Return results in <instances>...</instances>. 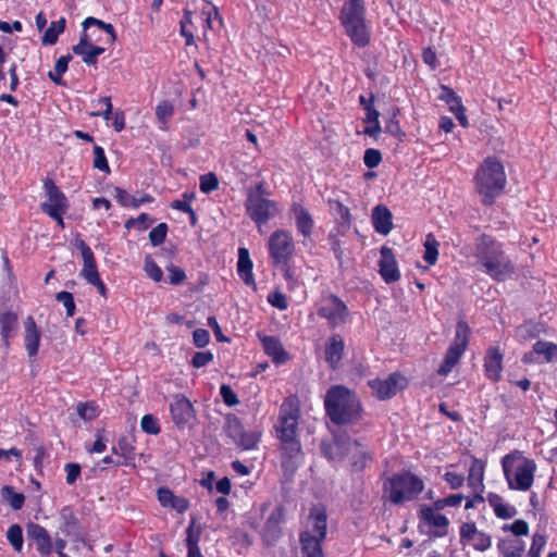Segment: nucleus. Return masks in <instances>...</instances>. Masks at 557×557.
I'll return each mask as SVG.
<instances>
[{"label":"nucleus","mask_w":557,"mask_h":557,"mask_svg":"<svg viewBox=\"0 0 557 557\" xmlns=\"http://www.w3.org/2000/svg\"><path fill=\"white\" fill-rule=\"evenodd\" d=\"M324 408L330 421L337 426L352 425L362 419L359 397L345 385H333L326 391Z\"/></svg>","instance_id":"1"},{"label":"nucleus","mask_w":557,"mask_h":557,"mask_svg":"<svg viewBox=\"0 0 557 557\" xmlns=\"http://www.w3.org/2000/svg\"><path fill=\"white\" fill-rule=\"evenodd\" d=\"M322 455L330 461L349 460L351 472L361 473L373 461V453L359 441L335 435L332 443H322Z\"/></svg>","instance_id":"2"},{"label":"nucleus","mask_w":557,"mask_h":557,"mask_svg":"<svg viewBox=\"0 0 557 557\" xmlns=\"http://www.w3.org/2000/svg\"><path fill=\"white\" fill-rule=\"evenodd\" d=\"M338 20L354 46L364 48L370 44L371 27L367 22L364 0H346L339 10Z\"/></svg>","instance_id":"3"},{"label":"nucleus","mask_w":557,"mask_h":557,"mask_svg":"<svg viewBox=\"0 0 557 557\" xmlns=\"http://www.w3.org/2000/svg\"><path fill=\"white\" fill-rule=\"evenodd\" d=\"M474 184L482 203L491 206L506 186V173L503 163L496 157H487L478 168Z\"/></svg>","instance_id":"4"},{"label":"nucleus","mask_w":557,"mask_h":557,"mask_svg":"<svg viewBox=\"0 0 557 557\" xmlns=\"http://www.w3.org/2000/svg\"><path fill=\"white\" fill-rule=\"evenodd\" d=\"M424 491V482L411 471L404 470L383 481V498L392 505H403L419 498Z\"/></svg>","instance_id":"5"},{"label":"nucleus","mask_w":557,"mask_h":557,"mask_svg":"<svg viewBox=\"0 0 557 557\" xmlns=\"http://www.w3.org/2000/svg\"><path fill=\"white\" fill-rule=\"evenodd\" d=\"M502 467L509 488L528 491L532 486L536 470L534 460L524 458L519 450H515L502 458Z\"/></svg>","instance_id":"6"},{"label":"nucleus","mask_w":557,"mask_h":557,"mask_svg":"<svg viewBox=\"0 0 557 557\" xmlns=\"http://www.w3.org/2000/svg\"><path fill=\"white\" fill-rule=\"evenodd\" d=\"M267 246L271 265L280 269L286 280L290 278L289 264L296 251L292 233L283 228L274 231L270 235Z\"/></svg>","instance_id":"7"},{"label":"nucleus","mask_w":557,"mask_h":557,"mask_svg":"<svg viewBox=\"0 0 557 557\" xmlns=\"http://www.w3.org/2000/svg\"><path fill=\"white\" fill-rule=\"evenodd\" d=\"M267 196L268 191L264 182H259L247 190L246 212L258 226L265 224L278 211L276 202Z\"/></svg>","instance_id":"8"},{"label":"nucleus","mask_w":557,"mask_h":557,"mask_svg":"<svg viewBox=\"0 0 557 557\" xmlns=\"http://www.w3.org/2000/svg\"><path fill=\"white\" fill-rule=\"evenodd\" d=\"M223 431L233 444L243 450L257 448L261 437V433L257 431H245L242 421L234 413L225 416Z\"/></svg>","instance_id":"9"},{"label":"nucleus","mask_w":557,"mask_h":557,"mask_svg":"<svg viewBox=\"0 0 557 557\" xmlns=\"http://www.w3.org/2000/svg\"><path fill=\"white\" fill-rule=\"evenodd\" d=\"M299 407L290 399L284 400L280 407L277 422L275 424L278 440H292L297 437Z\"/></svg>","instance_id":"10"},{"label":"nucleus","mask_w":557,"mask_h":557,"mask_svg":"<svg viewBox=\"0 0 557 557\" xmlns=\"http://www.w3.org/2000/svg\"><path fill=\"white\" fill-rule=\"evenodd\" d=\"M172 421L177 430L191 429L196 420V410L184 394H175L169 405Z\"/></svg>","instance_id":"11"},{"label":"nucleus","mask_w":557,"mask_h":557,"mask_svg":"<svg viewBox=\"0 0 557 557\" xmlns=\"http://www.w3.org/2000/svg\"><path fill=\"white\" fill-rule=\"evenodd\" d=\"M368 385L379 400H387L405 389L408 381L401 373L393 372L384 380L376 377L368 381Z\"/></svg>","instance_id":"12"},{"label":"nucleus","mask_w":557,"mask_h":557,"mask_svg":"<svg viewBox=\"0 0 557 557\" xmlns=\"http://www.w3.org/2000/svg\"><path fill=\"white\" fill-rule=\"evenodd\" d=\"M320 318L327 320L331 329L347 322L349 310L346 304L336 295H329L324 304L317 311Z\"/></svg>","instance_id":"13"},{"label":"nucleus","mask_w":557,"mask_h":557,"mask_svg":"<svg viewBox=\"0 0 557 557\" xmlns=\"http://www.w3.org/2000/svg\"><path fill=\"white\" fill-rule=\"evenodd\" d=\"M460 544L470 545L474 550L486 552L492 547V536L479 531L474 522H463L459 529Z\"/></svg>","instance_id":"14"},{"label":"nucleus","mask_w":557,"mask_h":557,"mask_svg":"<svg viewBox=\"0 0 557 557\" xmlns=\"http://www.w3.org/2000/svg\"><path fill=\"white\" fill-rule=\"evenodd\" d=\"M281 466L285 472L294 473L302 461L301 444L297 437L280 440Z\"/></svg>","instance_id":"15"},{"label":"nucleus","mask_w":557,"mask_h":557,"mask_svg":"<svg viewBox=\"0 0 557 557\" xmlns=\"http://www.w3.org/2000/svg\"><path fill=\"white\" fill-rule=\"evenodd\" d=\"M44 191L47 197V201L40 203V209L44 213H49L53 209L57 211L69 209L66 196L49 176L44 180Z\"/></svg>","instance_id":"16"},{"label":"nucleus","mask_w":557,"mask_h":557,"mask_svg":"<svg viewBox=\"0 0 557 557\" xmlns=\"http://www.w3.org/2000/svg\"><path fill=\"white\" fill-rule=\"evenodd\" d=\"M503 251V245L491 235L482 234L475 240V257L481 267Z\"/></svg>","instance_id":"17"},{"label":"nucleus","mask_w":557,"mask_h":557,"mask_svg":"<svg viewBox=\"0 0 557 557\" xmlns=\"http://www.w3.org/2000/svg\"><path fill=\"white\" fill-rule=\"evenodd\" d=\"M284 522V508L275 507L264 522L262 540L267 545H274L282 536L281 524Z\"/></svg>","instance_id":"18"},{"label":"nucleus","mask_w":557,"mask_h":557,"mask_svg":"<svg viewBox=\"0 0 557 557\" xmlns=\"http://www.w3.org/2000/svg\"><path fill=\"white\" fill-rule=\"evenodd\" d=\"M379 273L386 284L397 282L400 278V272L395 259L393 249L383 246L380 250Z\"/></svg>","instance_id":"19"},{"label":"nucleus","mask_w":557,"mask_h":557,"mask_svg":"<svg viewBox=\"0 0 557 557\" xmlns=\"http://www.w3.org/2000/svg\"><path fill=\"white\" fill-rule=\"evenodd\" d=\"M482 268L487 275L498 282L505 281L515 272V265L512 261L505 255L504 251L500 252V256H496L495 259H492Z\"/></svg>","instance_id":"20"},{"label":"nucleus","mask_w":557,"mask_h":557,"mask_svg":"<svg viewBox=\"0 0 557 557\" xmlns=\"http://www.w3.org/2000/svg\"><path fill=\"white\" fill-rule=\"evenodd\" d=\"M504 355L498 346L487 348L484 357V374L487 380L497 383L502 379Z\"/></svg>","instance_id":"21"},{"label":"nucleus","mask_w":557,"mask_h":557,"mask_svg":"<svg viewBox=\"0 0 557 557\" xmlns=\"http://www.w3.org/2000/svg\"><path fill=\"white\" fill-rule=\"evenodd\" d=\"M59 530L65 535L78 540L83 536V528L72 506H64L59 513Z\"/></svg>","instance_id":"22"},{"label":"nucleus","mask_w":557,"mask_h":557,"mask_svg":"<svg viewBox=\"0 0 557 557\" xmlns=\"http://www.w3.org/2000/svg\"><path fill=\"white\" fill-rule=\"evenodd\" d=\"M27 539L35 543L41 556H49L53 550V543L49 532L38 523L27 524Z\"/></svg>","instance_id":"23"},{"label":"nucleus","mask_w":557,"mask_h":557,"mask_svg":"<svg viewBox=\"0 0 557 557\" xmlns=\"http://www.w3.org/2000/svg\"><path fill=\"white\" fill-rule=\"evenodd\" d=\"M262 348L275 364H283L289 360V354L284 348L281 339L276 336L257 334Z\"/></svg>","instance_id":"24"},{"label":"nucleus","mask_w":557,"mask_h":557,"mask_svg":"<svg viewBox=\"0 0 557 557\" xmlns=\"http://www.w3.org/2000/svg\"><path fill=\"white\" fill-rule=\"evenodd\" d=\"M420 518L423 519L429 525L435 529L428 534L432 537H443L447 535L449 520L442 513L434 512L431 506L423 505L420 509Z\"/></svg>","instance_id":"25"},{"label":"nucleus","mask_w":557,"mask_h":557,"mask_svg":"<svg viewBox=\"0 0 557 557\" xmlns=\"http://www.w3.org/2000/svg\"><path fill=\"white\" fill-rule=\"evenodd\" d=\"M73 52L81 55L87 65H95L98 57L104 52V48L91 44V39L87 32H83L79 42L73 46Z\"/></svg>","instance_id":"26"},{"label":"nucleus","mask_w":557,"mask_h":557,"mask_svg":"<svg viewBox=\"0 0 557 557\" xmlns=\"http://www.w3.org/2000/svg\"><path fill=\"white\" fill-rule=\"evenodd\" d=\"M290 213L295 220L297 232L305 238L310 237L314 230V220L308 209L299 202H293Z\"/></svg>","instance_id":"27"},{"label":"nucleus","mask_w":557,"mask_h":557,"mask_svg":"<svg viewBox=\"0 0 557 557\" xmlns=\"http://www.w3.org/2000/svg\"><path fill=\"white\" fill-rule=\"evenodd\" d=\"M345 342L339 334H333L329 337L325 349L324 359L332 370H336L344 356Z\"/></svg>","instance_id":"28"},{"label":"nucleus","mask_w":557,"mask_h":557,"mask_svg":"<svg viewBox=\"0 0 557 557\" xmlns=\"http://www.w3.org/2000/svg\"><path fill=\"white\" fill-rule=\"evenodd\" d=\"M372 224L379 234L387 235L393 228V214L384 205H377L372 210Z\"/></svg>","instance_id":"29"},{"label":"nucleus","mask_w":557,"mask_h":557,"mask_svg":"<svg viewBox=\"0 0 557 557\" xmlns=\"http://www.w3.org/2000/svg\"><path fill=\"white\" fill-rule=\"evenodd\" d=\"M18 317L15 312L7 310L0 313V336L5 348L10 346V339L17 333Z\"/></svg>","instance_id":"30"},{"label":"nucleus","mask_w":557,"mask_h":557,"mask_svg":"<svg viewBox=\"0 0 557 557\" xmlns=\"http://www.w3.org/2000/svg\"><path fill=\"white\" fill-rule=\"evenodd\" d=\"M309 521L311 523L313 539L323 541L327 530V515L323 507L313 506L309 512Z\"/></svg>","instance_id":"31"},{"label":"nucleus","mask_w":557,"mask_h":557,"mask_svg":"<svg viewBox=\"0 0 557 557\" xmlns=\"http://www.w3.org/2000/svg\"><path fill=\"white\" fill-rule=\"evenodd\" d=\"M25 329V348L29 357L37 355L40 344V332L36 325L35 319L29 315L24 321Z\"/></svg>","instance_id":"32"},{"label":"nucleus","mask_w":557,"mask_h":557,"mask_svg":"<svg viewBox=\"0 0 557 557\" xmlns=\"http://www.w3.org/2000/svg\"><path fill=\"white\" fill-rule=\"evenodd\" d=\"M252 267L253 264L250 259L249 250L240 247L238 249L237 273L243 282L248 286L256 285Z\"/></svg>","instance_id":"33"},{"label":"nucleus","mask_w":557,"mask_h":557,"mask_svg":"<svg viewBox=\"0 0 557 557\" xmlns=\"http://www.w3.org/2000/svg\"><path fill=\"white\" fill-rule=\"evenodd\" d=\"M484 469L485 463L473 457L470 468H469V475H468V485L472 488L473 492H483L484 491Z\"/></svg>","instance_id":"34"},{"label":"nucleus","mask_w":557,"mask_h":557,"mask_svg":"<svg viewBox=\"0 0 557 557\" xmlns=\"http://www.w3.org/2000/svg\"><path fill=\"white\" fill-rule=\"evenodd\" d=\"M487 502L499 519H511L518 513L516 507L505 504L503 497L496 493H488Z\"/></svg>","instance_id":"35"},{"label":"nucleus","mask_w":557,"mask_h":557,"mask_svg":"<svg viewBox=\"0 0 557 557\" xmlns=\"http://www.w3.org/2000/svg\"><path fill=\"white\" fill-rule=\"evenodd\" d=\"M299 542L304 557H324L322 541L313 539V535L309 531L300 533Z\"/></svg>","instance_id":"36"},{"label":"nucleus","mask_w":557,"mask_h":557,"mask_svg":"<svg viewBox=\"0 0 557 557\" xmlns=\"http://www.w3.org/2000/svg\"><path fill=\"white\" fill-rule=\"evenodd\" d=\"M497 549L503 557H522L524 542L521 540L500 539L497 543Z\"/></svg>","instance_id":"37"},{"label":"nucleus","mask_w":557,"mask_h":557,"mask_svg":"<svg viewBox=\"0 0 557 557\" xmlns=\"http://www.w3.org/2000/svg\"><path fill=\"white\" fill-rule=\"evenodd\" d=\"M470 334L471 330L469 324L465 320H459L456 324L455 337L450 346L466 351L469 344Z\"/></svg>","instance_id":"38"},{"label":"nucleus","mask_w":557,"mask_h":557,"mask_svg":"<svg viewBox=\"0 0 557 557\" xmlns=\"http://www.w3.org/2000/svg\"><path fill=\"white\" fill-rule=\"evenodd\" d=\"M66 20L65 17H60L58 21L51 22L50 26L46 29L41 42L44 46H52L57 44L58 37L65 29Z\"/></svg>","instance_id":"39"},{"label":"nucleus","mask_w":557,"mask_h":557,"mask_svg":"<svg viewBox=\"0 0 557 557\" xmlns=\"http://www.w3.org/2000/svg\"><path fill=\"white\" fill-rule=\"evenodd\" d=\"M423 246H424L423 260L429 265H434L438 259V247H440V243L436 239V237L434 236V234L429 233L425 236Z\"/></svg>","instance_id":"40"},{"label":"nucleus","mask_w":557,"mask_h":557,"mask_svg":"<svg viewBox=\"0 0 557 557\" xmlns=\"http://www.w3.org/2000/svg\"><path fill=\"white\" fill-rule=\"evenodd\" d=\"M380 112L375 108H366V123L368 126L364 128L363 133L371 137H376L381 132L382 127L380 124Z\"/></svg>","instance_id":"41"},{"label":"nucleus","mask_w":557,"mask_h":557,"mask_svg":"<svg viewBox=\"0 0 557 557\" xmlns=\"http://www.w3.org/2000/svg\"><path fill=\"white\" fill-rule=\"evenodd\" d=\"M71 60V54L62 55L55 61L53 71H50L48 73V77L57 85H63L62 76L67 71L69 63Z\"/></svg>","instance_id":"42"},{"label":"nucleus","mask_w":557,"mask_h":557,"mask_svg":"<svg viewBox=\"0 0 557 557\" xmlns=\"http://www.w3.org/2000/svg\"><path fill=\"white\" fill-rule=\"evenodd\" d=\"M399 112L400 110L397 107L392 109V115L385 123L384 132L398 138L399 140H403V138L406 136V133L401 129L399 121L397 120Z\"/></svg>","instance_id":"43"},{"label":"nucleus","mask_w":557,"mask_h":557,"mask_svg":"<svg viewBox=\"0 0 557 557\" xmlns=\"http://www.w3.org/2000/svg\"><path fill=\"white\" fill-rule=\"evenodd\" d=\"M533 352L535 355H543L546 362L557 359V345L550 342L537 341L533 345Z\"/></svg>","instance_id":"44"},{"label":"nucleus","mask_w":557,"mask_h":557,"mask_svg":"<svg viewBox=\"0 0 557 557\" xmlns=\"http://www.w3.org/2000/svg\"><path fill=\"white\" fill-rule=\"evenodd\" d=\"M1 495L14 510L21 509L24 505L25 496L22 493L15 492L14 487L10 485H4L2 487Z\"/></svg>","instance_id":"45"},{"label":"nucleus","mask_w":557,"mask_h":557,"mask_svg":"<svg viewBox=\"0 0 557 557\" xmlns=\"http://www.w3.org/2000/svg\"><path fill=\"white\" fill-rule=\"evenodd\" d=\"M7 540L15 552L21 553L24 544L22 527L20 524L10 525L7 531Z\"/></svg>","instance_id":"46"},{"label":"nucleus","mask_w":557,"mask_h":557,"mask_svg":"<svg viewBox=\"0 0 557 557\" xmlns=\"http://www.w3.org/2000/svg\"><path fill=\"white\" fill-rule=\"evenodd\" d=\"M181 24V35L185 37V44L190 46L195 42L193 33L188 29V26L193 24V12L188 9H185L183 12V17L180 22Z\"/></svg>","instance_id":"47"},{"label":"nucleus","mask_w":557,"mask_h":557,"mask_svg":"<svg viewBox=\"0 0 557 557\" xmlns=\"http://www.w3.org/2000/svg\"><path fill=\"white\" fill-rule=\"evenodd\" d=\"M134 450L135 447L127 441L126 437H121L117 442V447L112 448L113 454L119 455L123 459H126V461L134 460Z\"/></svg>","instance_id":"48"},{"label":"nucleus","mask_w":557,"mask_h":557,"mask_svg":"<svg viewBox=\"0 0 557 557\" xmlns=\"http://www.w3.org/2000/svg\"><path fill=\"white\" fill-rule=\"evenodd\" d=\"M76 412L85 421H91L95 420L98 414V408L94 403H78L76 406Z\"/></svg>","instance_id":"49"},{"label":"nucleus","mask_w":557,"mask_h":557,"mask_svg":"<svg viewBox=\"0 0 557 557\" xmlns=\"http://www.w3.org/2000/svg\"><path fill=\"white\" fill-rule=\"evenodd\" d=\"M140 428L143 432L150 435H158L161 432L158 419L150 413L143 416L140 420Z\"/></svg>","instance_id":"50"},{"label":"nucleus","mask_w":557,"mask_h":557,"mask_svg":"<svg viewBox=\"0 0 557 557\" xmlns=\"http://www.w3.org/2000/svg\"><path fill=\"white\" fill-rule=\"evenodd\" d=\"M219 180L216 175L212 172L203 174L199 177V188L203 194H210L218 189Z\"/></svg>","instance_id":"51"},{"label":"nucleus","mask_w":557,"mask_h":557,"mask_svg":"<svg viewBox=\"0 0 557 557\" xmlns=\"http://www.w3.org/2000/svg\"><path fill=\"white\" fill-rule=\"evenodd\" d=\"M168 224L159 223L156 227H153L149 233V239L152 246L158 247L165 242L168 234Z\"/></svg>","instance_id":"52"},{"label":"nucleus","mask_w":557,"mask_h":557,"mask_svg":"<svg viewBox=\"0 0 557 557\" xmlns=\"http://www.w3.org/2000/svg\"><path fill=\"white\" fill-rule=\"evenodd\" d=\"M173 113L174 107L168 100L161 101L156 108V116L163 125H166Z\"/></svg>","instance_id":"53"},{"label":"nucleus","mask_w":557,"mask_h":557,"mask_svg":"<svg viewBox=\"0 0 557 557\" xmlns=\"http://www.w3.org/2000/svg\"><path fill=\"white\" fill-rule=\"evenodd\" d=\"M94 168L104 173H110V166L102 147L94 146Z\"/></svg>","instance_id":"54"},{"label":"nucleus","mask_w":557,"mask_h":557,"mask_svg":"<svg viewBox=\"0 0 557 557\" xmlns=\"http://www.w3.org/2000/svg\"><path fill=\"white\" fill-rule=\"evenodd\" d=\"M547 537L542 533H534L532 543L528 552V557H541V554L546 545Z\"/></svg>","instance_id":"55"},{"label":"nucleus","mask_w":557,"mask_h":557,"mask_svg":"<svg viewBox=\"0 0 557 557\" xmlns=\"http://www.w3.org/2000/svg\"><path fill=\"white\" fill-rule=\"evenodd\" d=\"M153 223L154 219L151 218L148 213H140L137 218H132L127 220L125 223V227L129 228L134 226L137 227L139 231H145Z\"/></svg>","instance_id":"56"},{"label":"nucleus","mask_w":557,"mask_h":557,"mask_svg":"<svg viewBox=\"0 0 557 557\" xmlns=\"http://www.w3.org/2000/svg\"><path fill=\"white\" fill-rule=\"evenodd\" d=\"M201 532V525L196 523L195 518H191L189 525L186 529V545H198Z\"/></svg>","instance_id":"57"},{"label":"nucleus","mask_w":557,"mask_h":557,"mask_svg":"<svg viewBox=\"0 0 557 557\" xmlns=\"http://www.w3.org/2000/svg\"><path fill=\"white\" fill-rule=\"evenodd\" d=\"M55 299L64 306L67 317L75 314L76 306L72 293L65 290L59 292L55 295Z\"/></svg>","instance_id":"58"},{"label":"nucleus","mask_w":557,"mask_h":557,"mask_svg":"<svg viewBox=\"0 0 557 557\" xmlns=\"http://www.w3.org/2000/svg\"><path fill=\"white\" fill-rule=\"evenodd\" d=\"M440 99L449 106V110H453L462 103L461 98L455 92V90L445 85L442 86Z\"/></svg>","instance_id":"59"},{"label":"nucleus","mask_w":557,"mask_h":557,"mask_svg":"<svg viewBox=\"0 0 557 557\" xmlns=\"http://www.w3.org/2000/svg\"><path fill=\"white\" fill-rule=\"evenodd\" d=\"M74 246L76 249L81 251L83 265L96 262V258L91 248L86 244L84 239L76 238L74 242Z\"/></svg>","instance_id":"60"},{"label":"nucleus","mask_w":557,"mask_h":557,"mask_svg":"<svg viewBox=\"0 0 557 557\" xmlns=\"http://www.w3.org/2000/svg\"><path fill=\"white\" fill-rule=\"evenodd\" d=\"M504 532L510 531L516 536L528 535L529 533V524L525 520L518 519L511 524H504L502 527Z\"/></svg>","instance_id":"61"},{"label":"nucleus","mask_w":557,"mask_h":557,"mask_svg":"<svg viewBox=\"0 0 557 557\" xmlns=\"http://www.w3.org/2000/svg\"><path fill=\"white\" fill-rule=\"evenodd\" d=\"M166 271L169 273L168 282L171 285H181L186 280V273L180 267H176L174 264H170V265L166 267Z\"/></svg>","instance_id":"62"},{"label":"nucleus","mask_w":557,"mask_h":557,"mask_svg":"<svg viewBox=\"0 0 557 557\" xmlns=\"http://www.w3.org/2000/svg\"><path fill=\"white\" fill-rule=\"evenodd\" d=\"M213 361V354L210 350L197 351L191 358V366L196 369L203 368Z\"/></svg>","instance_id":"63"},{"label":"nucleus","mask_w":557,"mask_h":557,"mask_svg":"<svg viewBox=\"0 0 557 557\" xmlns=\"http://www.w3.org/2000/svg\"><path fill=\"white\" fill-rule=\"evenodd\" d=\"M382 161V153L380 150L369 148L364 151L363 163L369 169L376 168Z\"/></svg>","instance_id":"64"}]
</instances>
